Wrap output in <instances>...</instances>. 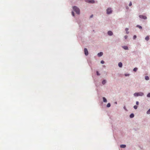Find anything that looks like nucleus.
Wrapping results in <instances>:
<instances>
[{"label": "nucleus", "mask_w": 150, "mask_h": 150, "mask_svg": "<svg viewBox=\"0 0 150 150\" xmlns=\"http://www.w3.org/2000/svg\"><path fill=\"white\" fill-rule=\"evenodd\" d=\"M122 48L125 50H128V48L127 46H123L122 47Z\"/></svg>", "instance_id": "9"}, {"label": "nucleus", "mask_w": 150, "mask_h": 150, "mask_svg": "<svg viewBox=\"0 0 150 150\" xmlns=\"http://www.w3.org/2000/svg\"><path fill=\"white\" fill-rule=\"evenodd\" d=\"M133 107L135 109H137V108L138 107L136 105H134Z\"/></svg>", "instance_id": "23"}, {"label": "nucleus", "mask_w": 150, "mask_h": 150, "mask_svg": "<svg viewBox=\"0 0 150 150\" xmlns=\"http://www.w3.org/2000/svg\"><path fill=\"white\" fill-rule=\"evenodd\" d=\"M103 102L105 103H106L107 101L106 98L105 97H103Z\"/></svg>", "instance_id": "12"}, {"label": "nucleus", "mask_w": 150, "mask_h": 150, "mask_svg": "<svg viewBox=\"0 0 150 150\" xmlns=\"http://www.w3.org/2000/svg\"><path fill=\"white\" fill-rule=\"evenodd\" d=\"M71 14H72V15L74 16V12L73 11H72V12H71Z\"/></svg>", "instance_id": "29"}, {"label": "nucleus", "mask_w": 150, "mask_h": 150, "mask_svg": "<svg viewBox=\"0 0 150 150\" xmlns=\"http://www.w3.org/2000/svg\"><path fill=\"white\" fill-rule=\"evenodd\" d=\"M144 93L142 92H136L134 93L133 95L134 97H137L139 96H144Z\"/></svg>", "instance_id": "1"}, {"label": "nucleus", "mask_w": 150, "mask_h": 150, "mask_svg": "<svg viewBox=\"0 0 150 150\" xmlns=\"http://www.w3.org/2000/svg\"><path fill=\"white\" fill-rule=\"evenodd\" d=\"M118 66L120 67H122V63L121 62H120L118 63Z\"/></svg>", "instance_id": "10"}, {"label": "nucleus", "mask_w": 150, "mask_h": 150, "mask_svg": "<svg viewBox=\"0 0 150 150\" xmlns=\"http://www.w3.org/2000/svg\"><path fill=\"white\" fill-rule=\"evenodd\" d=\"M126 147V145L125 144H122L120 145V147L122 148H125Z\"/></svg>", "instance_id": "13"}, {"label": "nucleus", "mask_w": 150, "mask_h": 150, "mask_svg": "<svg viewBox=\"0 0 150 150\" xmlns=\"http://www.w3.org/2000/svg\"><path fill=\"white\" fill-rule=\"evenodd\" d=\"M73 9L74 11H75L76 14H79L80 13V10L79 9L77 6H74L73 7Z\"/></svg>", "instance_id": "2"}, {"label": "nucleus", "mask_w": 150, "mask_h": 150, "mask_svg": "<svg viewBox=\"0 0 150 150\" xmlns=\"http://www.w3.org/2000/svg\"><path fill=\"white\" fill-rule=\"evenodd\" d=\"M134 116V115L133 113H132L130 115L129 117L131 118H133Z\"/></svg>", "instance_id": "15"}, {"label": "nucleus", "mask_w": 150, "mask_h": 150, "mask_svg": "<svg viewBox=\"0 0 150 150\" xmlns=\"http://www.w3.org/2000/svg\"><path fill=\"white\" fill-rule=\"evenodd\" d=\"M103 54V53L102 52H100L99 53H98L97 55L98 57H100L102 56Z\"/></svg>", "instance_id": "8"}, {"label": "nucleus", "mask_w": 150, "mask_h": 150, "mask_svg": "<svg viewBox=\"0 0 150 150\" xmlns=\"http://www.w3.org/2000/svg\"><path fill=\"white\" fill-rule=\"evenodd\" d=\"M112 11V10L111 8L109 7L106 9V13L108 15L111 14Z\"/></svg>", "instance_id": "3"}, {"label": "nucleus", "mask_w": 150, "mask_h": 150, "mask_svg": "<svg viewBox=\"0 0 150 150\" xmlns=\"http://www.w3.org/2000/svg\"><path fill=\"white\" fill-rule=\"evenodd\" d=\"M146 113L148 114H150V108L147 111Z\"/></svg>", "instance_id": "21"}, {"label": "nucleus", "mask_w": 150, "mask_h": 150, "mask_svg": "<svg viewBox=\"0 0 150 150\" xmlns=\"http://www.w3.org/2000/svg\"><path fill=\"white\" fill-rule=\"evenodd\" d=\"M147 97L148 98L150 97V92L147 95Z\"/></svg>", "instance_id": "22"}, {"label": "nucleus", "mask_w": 150, "mask_h": 150, "mask_svg": "<svg viewBox=\"0 0 150 150\" xmlns=\"http://www.w3.org/2000/svg\"><path fill=\"white\" fill-rule=\"evenodd\" d=\"M138 69L137 68V67H135L133 69V71H136Z\"/></svg>", "instance_id": "20"}, {"label": "nucleus", "mask_w": 150, "mask_h": 150, "mask_svg": "<svg viewBox=\"0 0 150 150\" xmlns=\"http://www.w3.org/2000/svg\"><path fill=\"white\" fill-rule=\"evenodd\" d=\"M139 17L140 18L143 19L144 20H146L147 19V17L146 16H144L143 15H140L139 16Z\"/></svg>", "instance_id": "4"}, {"label": "nucleus", "mask_w": 150, "mask_h": 150, "mask_svg": "<svg viewBox=\"0 0 150 150\" xmlns=\"http://www.w3.org/2000/svg\"><path fill=\"white\" fill-rule=\"evenodd\" d=\"M125 75L126 76H129L130 75V74H125Z\"/></svg>", "instance_id": "24"}, {"label": "nucleus", "mask_w": 150, "mask_h": 150, "mask_svg": "<svg viewBox=\"0 0 150 150\" xmlns=\"http://www.w3.org/2000/svg\"><path fill=\"white\" fill-rule=\"evenodd\" d=\"M127 37H128L127 36V35H125V36H124V38H125V39H127Z\"/></svg>", "instance_id": "31"}, {"label": "nucleus", "mask_w": 150, "mask_h": 150, "mask_svg": "<svg viewBox=\"0 0 150 150\" xmlns=\"http://www.w3.org/2000/svg\"><path fill=\"white\" fill-rule=\"evenodd\" d=\"M128 30L129 29L128 28H126L125 29V30L126 31V33L127 34H128L129 33V32L128 31Z\"/></svg>", "instance_id": "14"}, {"label": "nucleus", "mask_w": 150, "mask_h": 150, "mask_svg": "<svg viewBox=\"0 0 150 150\" xmlns=\"http://www.w3.org/2000/svg\"><path fill=\"white\" fill-rule=\"evenodd\" d=\"M93 14L91 15V16H90V18H92L93 17Z\"/></svg>", "instance_id": "33"}, {"label": "nucleus", "mask_w": 150, "mask_h": 150, "mask_svg": "<svg viewBox=\"0 0 150 150\" xmlns=\"http://www.w3.org/2000/svg\"><path fill=\"white\" fill-rule=\"evenodd\" d=\"M123 108L124 109L126 110V111H127V109H126V107L125 106H124L123 107Z\"/></svg>", "instance_id": "30"}, {"label": "nucleus", "mask_w": 150, "mask_h": 150, "mask_svg": "<svg viewBox=\"0 0 150 150\" xmlns=\"http://www.w3.org/2000/svg\"><path fill=\"white\" fill-rule=\"evenodd\" d=\"M96 74L98 76H99L100 75V74L99 73L98 71H96Z\"/></svg>", "instance_id": "25"}, {"label": "nucleus", "mask_w": 150, "mask_h": 150, "mask_svg": "<svg viewBox=\"0 0 150 150\" xmlns=\"http://www.w3.org/2000/svg\"><path fill=\"white\" fill-rule=\"evenodd\" d=\"M106 83V81L104 79L102 82V83L103 85H105Z\"/></svg>", "instance_id": "11"}, {"label": "nucleus", "mask_w": 150, "mask_h": 150, "mask_svg": "<svg viewBox=\"0 0 150 150\" xmlns=\"http://www.w3.org/2000/svg\"><path fill=\"white\" fill-rule=\"evenodd\" d=\"M136 104L137 105H138L139 104V102L138 101H137L136 103Z\"/></svg>", "instance_id": "32"}, {"label": "nucleus", "mask_w": 150, "mask_h": 150, "mask_svg": "<svg viewBox=\"0 0 150 150\" xmlns=\"http://www.w3.org/2000/svg\"><path fill=\"white\" fill-rule=\"evenodd\" d=\"M145 40L147 41H148L149 40V37L148 36H147L145 38Z\"/></svg>", "instance_id": "18"}, {"label": "nucleus", "mask_w": 150, "mask_h": 150, "mask_svg": "<svg viewBox=\"0 0 150 150\" xmlns=\"http://www.w3.org/2000/svg\"><path fill=\"white\" fill-rule=\"evenodd\" d=\"M87 2L88 3L93 4L95 3V1L94 0H87Z\"/></svg>", "instance_id": "7"}, {"label": "nucleus", "mask_w": 150, "mask_h": 150, "mask_svg": "<svg viewBox=\"0 0 150 150\" xmlns=\"http://www.w3.org/2000/svg\"><path fill=\"white\" fill-rule=\"evenodd\" d=\"M136 27L138 28H139L140 29H142V27L141 26H140L139 25H137Z\"/></svg>", "instance_id": "17"}, {"label": "nucleus", "mask_w": 150, "mask_h": 150, "mask_svg": "<svg viewBox=\"0 0 150 150\" xmlns=\"http://www.w3.org/2000/svg\"><path fill=\"white\" fill-rule=\"evenodd\" d=\"M111 106V104L110 103H108L106 107L108 108L110 107Z\"/></svg>", "instance_id": "19"}, {"label": "nucleus", "mask_w": 150, "mask_h": 150, "mask_svg": "<svg viewBox=\"0 0 150 150\" xmlns=\"http://www.w3.org/2000/svg\"><path fill=\"white\" fill-rule=\"evenodd\" d=\"M115 104H117V102H115Z\"/></svg>", "instance_id": "34"}, {"label": "nucleus", "mask_w": 150, "mask_h": 150, "mask_svg": "<svg viewBox=\"0 0 150 150\" xmlns=\"http://www.w3.org/2000/svg\"><path fill=\"white\" fill-rule=\"evenodd\" d=\"M105 63V62L103 60H101L100 62V63L102 64H104Z\"/></svg>", "instance_id": "27"}, {"label": "nucleus", "mask_w": 150, "mask_h": 150, "mask_svg": "<svg viewBox=\"0 0 150 150\" xmlns=\"http://www.w3.org/2000/svg\"><path fill=\"white\" fill-rule=\"evenodd\" d=\"M132 5V3L131 2H130L129 3V6H130Z\"/></svg>", "instance_id": "28"}, {"label": "nucleus", "mask_w": 150, "mask_h": 150, "mask_svg": "<svg viewBox=\"0 0 150 150\" xmlns=\"http://www.w3.org/2000/svg\"><path fill=\"white\" fill-rule=\"evenodd\" d=\"M107 34L109 36H112L113 35V32L110 30L108 31L107 32Z\"/></svg>", "instance_id": "6"}, {"label": "nucleus", "mask_w": 150, "mask_h": 150, "mask_svg": "<svg viewBox=\"0 0 150 150\" xmlns=\"http://www.w3.org/2000/svg\"><path fill=\"white\" fill-rule=\"evenodd\" d=\"M84 54L86 56H87L88 55V53L87 49L86 48L84 49Z\"/></svg>", "instance_id": "5"}, {"label": "nucleus", "mask_w": 150, "mask_h": 150, "mask_svg": "<svg viewBox=\"0 0 150 150\" xmlns=\"http://www.w3.org/2000/svg\"><path fill=\"white\" fill-rule=\"evenodd\" d=\"M145 79L146 80H148L149 79V77L148 76H145Z\"/></svg>", "instance_id": "16"}, {"label": "nucleus", "mask_w": 150, "mask_h": 150, "mask_svg": "<svg viewBox=\"0 0 150 150\" xmlns=\"http://www.w3.org/2000/svg\"><path fill=\"white\" fill-rule=\"evenodd\" d=\"M136 38L137 36L136 35H134L133 37V39L134 40Z\"/></svg>", "instance_id": "26"}]
</instances>
